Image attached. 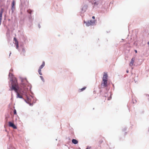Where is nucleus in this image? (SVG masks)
I'll list each match as a JSON object with an SVG mask.
<instances>
[{"instance_id": "a211bd4d", "label": "nucleus", "mask_w": 149, "mask_h": 149, "mask_svg": "<svg viewBox=\"0 0 149 149\" xmlns=\"http://www.w3.org/2000/svg\"><path fill=\"white\" fill-rule=\"evenodd\" d=\"M11 74V75H12V74H11L10 73H9V76H10V75Z\"/></svg>"}, {"instance_id": "7ed1b4c3", "label": "nucleus", "mask_w": 149, "mask_h": 149, "mask_svg": "<svg viewBox=\"0 0 149 149\" xmlns=\"http://www.w3.org/2000/svg\"><path fill=\"white\" fill-rule=\"evenodd\" d=\"M84 22L86 24V25L88 26L93 24L94 23V21L93 19L88 20V22L84 21Z\"/></svg>"}, {"instance_id": "f8f14e48", "label": "nucleus", "mask_w": 149, "mask_h": 149, "mask_svg": "<svg viewBox=\"0 0 149 149\" xmlns=\"http://www.w3.org/2000/svg\"><path fill=\"white\" fill-rule=\"evenodd\" d=\"M86 87H84L83 88H82L81 89H80L79 90V92H81L83 91L84 90H85L86 89Z\"/></svg>"}, {"instance_id": "1a4fd4ad", "label": "nucleus", "mask_w": 149, "mask_h": 149, "mask_svg": "<svg viewBox=\"0 0 149 149\" xmlns=\"http://www.w3.org/2000/svg\"><path fill=\"white\" fill-rule=\"evenodd\" d=\"M72 142L74 144H77L78 143V141L76 139H73L72 140Z\"/></svg>"}, {"instance_id": "412c9836", "label": "nucleus", "mask_w": 149, "mask_h": 149, "mask_svg": "<svg viewBox=\"0 0 149 149\" xmlns=\"http://www.w3.org/2000/svg\"><path fill=\"white\" fill-rule=\"evenodd\" d=\"M40 77H42L41 76H40Z\"/></svg>"}, {"instance_id": "9d476101", "label": "nucleus", "mask_w": 149, "mask_h": 149, "mask_svg": "<svg viewBox=\"0 0 149 149\" xmlns=\"http://www.w3.org/2000/svg\"><path fill=\"white\" fill-rule=\"evenodd\" d=\"M33 10L30 9H29L27 10V13L30 14H31L33 13Z\"/></svg>"}, {"instance_id": "20e7f679", "label": "nucleus", "mask_w": 149, "mask_h": 149, "mask_svg": "<svg viewBox=\"0 0 149 149\" xmlns=\"http://www.w3.org/2000/svg\"><path fill=\"white\" fill-rule=\"evenodd\" d=\"M8 125L10 127H12L14 129H16L17 128L14 124L11 122H8Z\"/></svg>"}, {"instance_id": "dca6fc26", "label": "nucleus", "mask_w": 149, "mask_h": 149, "mask_svg": "<svg viewBox=\"0 0 149 149\" xmlns=\"http://www.w3.org/2000/svg\"><path fill=\"white\" fill-rule=\"evenodd\" d=\"M90 148L89 147H88L86 149H90Z\"/></svg>"}, {"instance_id": "ddd939ff", "label": "nucleus", "mask_w": 149, "mask_h": 149, "mask_svg": "<svg viewBox=\"0 0 149 149\" xmlns=\"http://www.w3.org/2000/svg\"><path fill=\"white\" fill-rule=\"evenodd\" d=\"M38 73H39V74L40 75H41L42 74V73H41V69H39L38 70Z\"/></svg>"}, {"instance_id": "f257e3e1", "label": "nucleus", "mask_w": 149, "mask_h": 149, "mask_svg": "<svg viewBox=\"0 0 149 149\" xmlns=\"http://www.w3.org/2000/svg\"><path fill=\"white\" fill-rule=\"evenodd\" d=\"M9 90H14L17 93V97L20 98H22V95H26L28 91V88L25 84L22 83L20 87H19L16 81L13 82Z\"/></svg>"}, {"instance_id": "423d86ee", "label": "nucleus", "mask_w": 149, "mask_h": 149, "mask_svg": "<svg viewBox=\"0 0 149 149\" xmlns=\"http://www.w3.org/2000/svg\"><path fill=\"white\" fill-rule=\"evenodd\" d=\"M14 40L15 42V43L16 46V48L17 49L19 47L18 41L15 38H14Z\"/></svg>"}, {"instance_id": "6ab92c4d", "label": "nucleus", "mask_w": 149, "mask_h": 149, "mask_svg": "<svg viewBox=\"0 0 149 149\" xmlns=\"http://www.w3.org/2000/svg\"><path fill=\"white\" fill-rule=\"evenodd\" d=\"M126 72H127V73H128L129 72V71H128V70H127L126 71Z\"/></svg>"}, {"instance_id": "9b49d317", "label": "nucleus", "mask_w": 149, "mask_h": 149, "mask_svg": "<svg viewBox=\"0 0 149 149\" xmlns=\"http://www.w3.org/2000/svg\"><path fill=\"white\" fill-rule=\"evenodd\" d=\"M45 63L44 62H42V65L40 66V67L39 68V69H42L45 66Z\"/></svg>"}, {"instance_id": "aec40b11", "label": "nucleus", "mask_w": 149, "mask_h": 149, "mask_svg": "<svg viewBox=\"0 0 149 149\" xmlns=\"http://www.w3.org/2000/svg\"><path fill=\"white\" fill-rule=\"evenodd\" d=\"M24 51V49H23V51Z\"/></svg>"}, {"instance_id": "2eb2a0df", "label": "nucleus", "mask_w": 149, "mask_h": 149, "mask_svg": "<svg viewBox=\"0 0 149 149\" xmlns=\"http://www.w3.org/2000/svg\"><path fill=\"white\" fill-rule=\"evenodd\" d=\"M134 51L136 53H137V51L136 50H135Z\"/></svg>"}, {"instance_id": "f03ea898", "label": "nucleus", "mask_w": 149, "mask_h": 149, "mask_svg": "<svg viewBox=\"0 0 149 149\" xmlns=\"http://www.w3.org/2000/svg\"><path fill=\"white\" fill-rule=\"evenodd\" d=\"M107 77L108 75L107 73H104L103 76L102 82L101 85L106 87L107 86Z\"/></svg>"}, {"instance_id": "f3484780", "label": "nucleus", "mask_w": 149, "mask_h": 149, "mask_svg": "<svg viewBox=\"0 0 149 149\" xmlns=\"http://www.w3.org/2000/svg\"><path fill=\"white\" fill-rule=\"evenodd\" d=\"M95 17L94 16H93L92 17V19H95Z\"/></svg>"}, {"instance_id": "0eeeda50", "label": "nucleus", "mask_w": 149, "mask_h": 149, "mask_svg": "<svg viewBox=\"0 0 149 149\" xmlns=\"http://www.w3.org/2000/svg\"><path fill=\"white\" fill-rule=\"evenodd\" d=\"M135 60V58H133L131 60V61L129 65L130 66L132 67L133 66L134 61Z\"/></svg>"}, {"instance_id": "6e6552de", "label": "nucleus", "mask_w": 149, "mask_h": 149, "mask_svg": "<svg viewBox=\"0 0 149 149\" xmlns=\"http://www.w3.org/2000/svg\"><path fill=\"white\" fill-rule=\"evenodd\" d=\"M3 9L1 8V9L0 12V19H1L2 18V14L3 12Z\"/></svg>"}, {"instance_id": "4468645a", "label": "nucleus", "mask_w": 149, "mask_h": 149, "mask_svg": "<svg viewBox=\"0 0 149 149\" xmlns=\"http://www.w3.org/2000/svg\"><path fill=\"white\" fill-rule=\"evenodd\" d=\"M14 114L15 115H16L17 114L16 111L15 109H14Z\"/></svg>"}, {"instance_id": "39448f33", "label": "nucleus", "mask_w": 149, "mask_h": 149, "mask_svg": "<svg viewBox=\"0 0 149 149\" xmlns=\"http://www.w3.org/2000/svg\"><path fill=\"white\" fill-rule=\"evenodd\" d=\"M15 2L14 1H13L12 3V6L11 8V9L13 11L15 10Z\"/></svg>"}]
</instances>
